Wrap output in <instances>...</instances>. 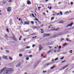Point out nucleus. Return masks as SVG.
Returning <instances> with one entry per match:
<instances>
[{
    "label": "nucleus",
    "instance_id": "0e129e2a",
    "mask_svg": "<svg viewBox=\"0 0 74 74\" xmlns=\"http://www.w3.org/2000/svg\"><path fill=\"white\" fill-rule=\"evenodd\" d=\"M48 1V0H46V2H47Z\"/></svg>",
    "mask_w": 74,
    "mask_h": 74
},
{
    "label": "nucleus",
    "instance_id": "bf43d9fd",
    "mask_svg": "<svg viewBox=\"0 0 74 74\" xmlns=\"http://www.w3.org/2000/svg\"><path fill=\"white\" fill-rule=\"evenodd\" d=\"M38 9H40V8H41V7H38Z\"/></svg>",
    "mask_w": 74,
    "mask_h": 74
},
{
    "label": "nucleus",
    "instance_id": "9d476101",
    "mask_svg": "<svg viewBox=\"0 0 74 74\" xmlns=\"http://www.w3.org/2000/svg\"><path fill=\"white\" fill-rule=\"evenodd\" d=\"M53 30L55 31H58V30H59V28H58L57 29L54 28Z\"/></svg>",
    "mask_w": 74,
    "mask_h": 74
},
{
    "label": "nucleus",
    "instance_id": "3c124183",
    "mask_svg": "<svg viewBox=\"0 0 74 74\" xmlns=\"http://www.w3.org/2000/svg\"><path fill=\"white\" fill-rule=\"evenodd\" d=\"M62 68L61 69H60L59 70V71H62Z\"/></svg>",
    "mask_w": 74,
    "mask_h": 74
},
{
    "label": "nucleus",
    "instance_id": "1a4fd4ad",
    "mask_svg": "<svg viewBox=\"0 0 74 74\" xmlns=\"http://www.w3.org/2000/svg\"><path fill=\"white\" fill-rule=\"evenodd\" d=\"M39 51H41L42 49H43V47H39Z\"/></svg>",
    "mask_w": 74,
    "mask_h": 74
},
{
    "label": "nucleus",
    "instance_id": "0eeeda50",
    "mask_svg": "<svg viewBox=\"0 0 74 74\" xmlns=\"http://www.w3.org/2000/svg\"><path fill=\"white\" fill-rule=\"evenodd\" d=\"M10 71V70H9V69L5 71L4 72V74H7L8 73V72Z\"/></svg>",
    "mask_w": 74,
    "mask_h": 74
},
{
    "label": "nucleus",
    "instance_id": "5701e85b",
    "mask_svg": "<svg viewBox=\"0 0 74 74\" xmlns=\"http://www.w3.org/2000/svg\"><path fill=\"white\" fill-rule=\"evenodd\" d=\"M22 36H20V37L19 38V41H21V38H22Z\"/></svg>",
    "mask_w": 74,
    "mask_h": 74
},
{
    "label": "nucleus",
    "instance_id": "338daca9",
    "mask_svg": "<svg viewBox=\"0 0 74 74\" xmlns=\"http://www.w3.org/2000/svg\"><path fill=\"white\" fill-rule=\"evenodd\" d=\"M0 15L1 16L2 15V13H0Z\"/></svg>",
    "mask_w": 74,
    "mask_h": 74
},
{
    "label": "nucleus",
    "instance_id": "774afa93",
    "mask_svg": "<svg viewBox=\"0 0 74 74\" xmlns=\"http://www.w3.org/2000/svg\"><path fill=\"white\" fill-rule=\"evenodd\" d=\"M40 30L41 31H43V29H41Z\"/></svg>",
    "mask_w": 74,
    "mask_h": 74
},
{
    "label": "nucleus",
    "instance_id": "e433bc0d",
    "mask_svg": "<svg viewBox=\"0 0 74 74\" xmlns=\"http://www.w3.org/2000/svg\"><path fill=\"white\" fill-rule=\"evenodd\" d=\"M33 56L32 55H30V56H28V57H30V58H31V57H32Z\"/></svg>",
    "mask_w": 74,
    "mask_h": 74
},
{
    "label": "nucleus",
    "instance_id": "f8f14e48",
    "mask_svg": "<svg viewBox=\"0 0 74 74\" xmlns=\"http://www.w3.org/2000/svg\"><path fill=\"white\" fill-rule=\"evenodd\" d=\"M3 58L4 59H7V56H4Z\"/></svg>",
    "mask_w": 74,
    "mask_h": 74
},
{
    "label": "nucleus",
    "instance_id": "423d86ee",
    "mask_svg": "<svg viewBox=\"0 0 74 74\" xmlns=\"http://www.w3.org/2000/svg\"><path fill=\"white\" fill-rule=\"evenodd\" d=\"M52 63H53L50 62V63H49L48 64H45V66H49V65H51V64H52Z\"/></svg>",
    "mask_w": 74,
    "mask_h": 74
},
{
    "label": "nucleus",
    "instance_id": "6e6552de",
    "mask_svg": "<svg viewBox=\"0 0 74 74\" xmlns=\"http://www.w3.org/2000/svg\"><path fill=\"white\" fill-rule=\"evenodd\" d=\"M73 25V22H71L70 24H69V26H70V27H72V25Z\"/></svg>",
    "mask_w": 74,
    "mask_h": 74
},
{
    "label": "nucleus",
    "instance_id": "c03bdc74",
    "mask_svg": "<svg viewBox=\"0 0 74 74\" xmlns=\"http://www.w3.org/2000/svg\"><path fill=\"white\" fill-rule=\"evenodd\" d=\"M66 52H63L62 53V54H66Z\"/></svg>",
    "mask_w": 74,
    "mask_h": 74
},
{
    "label": "nucleus",
    "instance_id": "37998d69",
    "mask_svg": "<svg viewBox=\"0 0 74 74\" xmlns=\"http://www.w3.org/2000/svg\"><path fill=\"white\" fill-rule=\"evenodd\" d=\"M36 37H37V36L33 37H32V39H33V38H36Z\"/></svg>",
    "mask_w": 74,
    "mask_h": 74
},
{
    "label": "nucleus",
    "instance_id": "69168bd1",
    "mask_svg": "<svg viewBox=\"0 0 74 74\" xmlns=\"http://www.w3.org/2000/svg\"><path fill=\"white\" fill-rule=\"evenodd\" d=\"M54 61V60L53 59H52V62H53Z\"/></svg>",
    "mask_w": 74,
    "mask_h": 74
},
{
    "label": "nucleus",
    "instance_id": "7c9ffc66",
    "mask_svg": "<svg viewBox=\"0 0 74 74\" xmlns=\"http://www.w3.org/2000/svg\"><path fill=\"white\" fill-rule=\"evenodd\" d=\"M31 14H32V16L33 17H34V14L32 13Z\"/></svg>",
    "mask_w": 74,
    "mask_h": 74
},
{
    "label": "nucleus",
    "instance_id": "58836bf2",
    "mask_svg": "<svg viewBox=\"0 0 74 74\" xmlns=\"http://www.w3.org/2000/svg\"><path fill=\"white\" fill-rule=\"evenodd\" d=\"M64 67H65V68H66V67H68V65H66Z\"/></svg>",
    "mask_w": 74,
    "mask_h": 74
},
{
    "label": "nucleus",
    "instance_id": "09e8293b",
    "mask_svg": "<svg viewBox=\"0 0 74 74\" xmlns=\"http://www.w3.org/2000/svg\"><path fill=\"white\" fill-rule=\"evenodd\" d=\"M71 5H73V2H71Z\"/></svg>",
    "mask_w": 74,
    "mask_h": 74
},
{
    "label": "nucleus",
    "instance_id": "2f4dec72",
    "mask_svg": "<svg viewBox=\"0 0 74 74\" xmlns=\"http://www.w3.org/2000/svg\"><path fill=\"white\" fill-rule=\"evenodd\" d=\"M5 37L6 38H7V37H8V36H7V35L6 34H5Z\"/></svg>",
    "mask_w": 74,
    "mask_h": 74
},
{
    "label": "nucleus",
    "instance_id": "473e14b6",
    "mask_svg": "<svg viewBox=\"0 0 74 74\" xmlns=\"http://www.w3.org/2000/svg\"><path fill=\"white\" fill-rule=\"evenodd\" d=\"M29 59V57L26 58V60H28Z\"/></svg>",
    "mask_w": 74,
    "mask_h": 74
},
{
    "label": "nucleus",
    "instance_id": "f03ea898",
    "mask_svg": "<svg viewBox=\"0 0 74 74\" xmlns=\"http://www.w3.org/2000/svg\"><path fill=\"white\" fill-rule=\"evenodd\" d=\"M6 70V68H4L1 69V71H0V73L1 74L2 73H3L4 71H5Z\"/></svg>",
    "mask_w": 74,
    "mask_h": 74
},
{
    "label": "nucleus",
    "instance_id": "5fc2aeb1",
    "mask_svg": "<svg viewBox=\"0 0 74 74\" xmlns=\"http://www.w3.org/2000/svg\"><path fill=\"white\" fill-rule=\"evenodd\" d=\"M60 14V13H58V14H57V15H59Z\"/></svg>",
    "mask_w": 74,
    "mask_h": 74
},
{
    "label": "nucleus",
    "instance_id": "ddd939ff",
    "mask_svg": "<svg viewBox=\"0 0 74 74\" xmlns=\"http://www.w3.org/2000/svg\"><path fill=\"white\" fill-rule=\"evenodd\" d=\"M21 66V63H18L16 65V67H19Z\"/></svg>",
    "mask_w": 74,
    "mask_h": 74
},
{
    "label": "nucleus",
    "instance_id": "8fccbe9b",
    "mask_svg": "<svg viewBox=\"0 0 74 74\" xmlns=\"http://www.w3.org/2000/svg\"><path fill=\"white\" fill-rule=\"evenodd\" d=\"M66 40L67 41H69V39H68V38H67L66 39Z\"/></svg>",
    "mask_w": 74,
    "mask_h": 74
},
{
    "label": "nucleus",
    "instance_id": "2eb2a0df",
    "mask_svg": "<svg viewBox=\"0 0 74 74\" xmlns=\"http://www.w3.org/2000/svg\"><path fill=\"white\" fill-rule=\"evenodd\" d=\"M9 59L11 61L12 60V59H13L11 57H9Z\"/></svg>",
    "mask_w": 74,
    "mask_h": 74
},
{
    "label": "nucleus",
    "instance_id": "864d4df0",
    "mask_svg": "<svg viewBox=\"0 0 74 74\" xmlns=\"http://www.w3.org/2000/svg\"><path fill=\"white\" fill-rule=\"evenodd\" d=\"M26 39H24V41L25 42H26Z\"/></svg>",
    "mask_w": 74,
    "mask_h": 74
},
{
    "label": "nucleus",
    "instance_id": "39448f33",
    "mask_svg": "<svg viewBox=\"0 0 74 74\" xmlns=\"http://www.w3.org/2000/svg\"><path fill=\"white\" fill-rule=\"evenodd\" d=\"M11 8L10 7H9L8 8L7 11L8 12H10V11H11Z\"/></svg>",
    "mask_w": 74,
    "mask_h": 74
},
{
    "label": "nucleus",
    "instance_id": "4468645a",
    "mask_svg": "<svg viewBox=\"0 0 74 74\" xmlns=\"http://www.w3.org/2000/svg\"><path fill=\"white\" fill-rule=\"evenodd\" d=\"M64 21H61L59 22L60 23H64Z\"/></svg>",
    "mask_w": 74,
    "mask_h": 74
},
{
    "label": "nucleus",
    "instance_id": "a211bd4d",
    "mask_svg": "<svg viewBox=\"0 0 74 74\" xmlns=\"http://www.w3.org/2000/svg\"><path fill=\"white\" fill-rule=\"evenodd\" d=\"M25 48H24L23 49H22L21 50V52L25 50Z\"/></svg>",
    "mask_w": 74,
    "mask_h": 74
},
{
    "label": "nucleus",
    "instance_id": "6e6d98bb",
    "mask_svg": "<svg viewBox=\"0 0 74 74\" xmlns=\"http://www.w3.org/2000/svg\"><path fill=\"white\" fill-rule=\"evenodd\" d=\"M41 33H44V31L41 32Z\"/></svg>",
    "mask_w": 74,
    "mask_h": 74
},
{
    "label": "nucleus",
    "instance_id": "aec40b11",
    "mask_svg": "<svg viewBox=\"0 0 74 74\" xmlns=\"http://www.w3.org/2000/svg\"><path fill=\"white\" fill-rule=\"evenodd\" d=\"M35 20L36 21H38V22H39V21L38 20V19H37V18H36L35 19Z\"/></svg>",
    "mask_w": 74,
    "mask_h": 74
},
{
    "label": "nucleus",
    "instance_id": "4c0bfd02",
    "mask_svg": "<svg viewBox=\"0 0 74 74\" xmlns=\"http://www.w3.org/2000/svg\"><path fill=\"white\" fill-rule=\"evenodd\" d=\"M64 57H62V58H60V59H61L62 60H63V59H64Z\"/></svg>",
    "mask_w": 74,
    "mask_h": 74
},
{
    "label": "nucleus",
    "instance_id": "f3484780",
    "mask_svg": "<svg viewBox=\"0 0 74 74\" xmlns=\"http://www.w3.org/2000/svg\"><path fill=\"white\" fill-rule=\"evenodd\" d=\"M6 31L8 33H10V31L8 28L6 29Z\"/></svg>",
    "mask_w": 74,
    "mask_h": 74
},
{
    "label": "nucleus",
    "instance_id": "f257e3e1",
    "mask_svg": "<svg viewBox=\"0 0 74 74\" xmlns=\"http://www.w3.org/2000/svg\"><path fill=\"white\" fill-rule=\"evenodd\" d=\"M51 35L49 34H44V35L43 36V38H44V37H48V36H50Z\"/></svg>",
    "mask_w": 74,
    "mask_h": 74
},
{
    "label": "nucleus",
    "instance_id": "6ab92c4d",
    "mask_svg": "<svg viewBox=\"0 0 74 74\" xmlns=\"http://www.w3.org/2000/svg\"><path fill=\"white\" fill-rule=\"evenodd\" d=\"M66 45H67V43H65L63 45V47H65Z\"/></svg>",
    "mask_w": 74,
    "mask_h": 74
},
{
    "label": "nucleus",
    "instance_id": "393cba45",
    "mask_svg": "<svg viewBox=\"0 0 74 74\" xmlns=\"http://www.w3.org/2000/svg\"><path fill=\"white\" fill-rule=\"evenodd\" d=\"M53 19H54V17H52L51 18V21H52V20H53Z\"/></svg>",
    "mask_w": 74,
    "mask_h": 74
},
{
    "label": "nucleus",
    "instance_id": "72a5a7b5",
    "mask_svg": "<svg viewBox=\"0 0 74 74\" xmlns=\"http://www.w3.org/2000/svg\"><path fill=\"white\" fill-rule=\"evenodd\" d=\"M51 50H50L48 52H47V53L48 54V53H50V52H51Z\"/></svg>",
    "mask_w": 74,
    "mask_h": 74
},
{
    "label": "nucleus",
    "instance_id": "c756f323",
    "mask_svg": "<svg viewBox=\"0 0 74 74\" xmlns=\"http://www.w3.org/2000/svg\"><path fill=\"white\" fill-rule=\"evenodd\" d=\"M64 38H62L60 40V41L61 42L62 41V40H64Z\"/></svg>",
    "mask_w": 74,
    "mask_h": 74
},
{
    "label": "nucleus",
    "instance_id": "a878e982",
    "mask_svg": "<svg viewBox=\"0 0 74 74\" xmlns=\"http://www.w3.org/2000/svg\"><path fill=\"white\" fill-rule=\"evenodd\" d=\"M22 18H19V19H18V20L19 21H21H21H22Z\"/></svg>",
    "mask_w": 74,
    "mask_h": 74
},
{
    "label": "nucleus",
    "instance_id": "412c9836",
    "mask_svg": "<svg viewBox=\"0 0 74 74\" xmlns=\"http://www.w3.org/2000/svg\"><path fill=\"white\" fill-rule=\"evenodd\" d=\"M55 68V66H52L51 68V69H53V68Z\"/></svg>",
    "mask_w": 74,
    "mask_h": 74
},
{
    "label": "nucleus",
    "instance_id": "de8ad7c7",
    "mask_svg": "<svg viewBox=\"0 0 74 74\" xmlns=\"http://www.w3.org/2000/svg\"><path fill=\"white\" fill-rule=\"evenodd\" d=\"M51 8H52V7H51V6H50L49 8V10H51Z\"/></svg>",
    "mask_w": 74,
    "mask_h": 74
},
{
    "label": "nucleus",
    "instance_id": "cd10ccee",
    "mask_svg": "<svg viewBox=\"0 0 74 74\" xmlns=\"http://www.w3.org/2000/svg\"><path fill=\"white\" fill-rule=\"evenodd\" d=\"M60 12V15H63V13H62V12Z\"/></svg>",
    "mask_w": 74,
    "mask_h": 74
},
{
    "label": "nucleus",
    "instance_id": "7ed1b4c3",
    "mask_svg": "<svg viewBox=\"0 0 74 74\" xmlns=\"http://www.w3.org/2000/svg\"><path fill=\"white\" fill-rule=\"evenodd\" d=\"M10 38H13L14 41H18V40H17V39H16V38L14 36V37H10Z\"/></svg>",
    "mask_w": 74,
    "mask_h": 74
},
{
    "label": "nucleus",
    "instance_id": "603ef678",
    "mask_svg": "<svg viewBox=\"0 0 74 74\" xmlns=\"http://www.w3.org/2000/svg\"><path fill=\"white\" fill-rule=\"evenodd\" d=\"M67 13H68V14H69V12H68V11H67L66 12H65V14H67Z\"/></svg>",
    "mask_w": 74,
    "mask_h": 74
},
{
    "label": "nucleus",
    "instance_id": "79ce46f5",
    "mask_svg": "<svg viewBox=\"0 0 74 74\" xmlns=\"http://www.w3.org/2000/svg\"><path fill=\"white\" fill-rule=\"evenodd\" d=\"M36 37H37V36L33 37H32V39H33V38H36Z\"/></svg>",
    "mask_w": 74,
    "mask_h": 74
},
{
    "label": "nucleus",
    "instance_id": "f704fd0d",
    "mask_svg": "<svg viewBox=\"0 0 74 74\" xmlns=\"http://www.w3.org/2000/svg\"><path fill=\"white\" fill-rule=\"evenodd\" d=\"M6 53H9V51L8 50H6Z\"/></svg>",
    "mask_w": 74,
    "mask_h": 74
},
{
    "label": "nucleus",
    "instance_id": "b1692460",
    "mask_svg": "<svg viewBox=\"0 0 74 74\" xmlns=\"http://www.w3.org/2000/svg\"><path fill=\"white\" fill-rule=\"evenodd\" d=\"M30 47H25V48H26V49H29V48H30Z\"/></svg>",
    "mask_w": 74,
    "mask_h": 74
},
{
    "label": "nucleus",
    "instance_id": "e2e57ef3",
    "mask_svg": "<svg viewBox=\"0 0 74 74\" xmlns=\"http://www.w3.org/2000/svg\"><path fill=\"white\" fill-rule=\"evenodd\" d=\"M69 25H67L66 26V27H69Z\"/></svg>",
    "mask_w": 74,
    "mask_h": 74
},
{
    "label": "nucleus",
    "instance_id": "c85d7f7f",
    "mask_svg": "<svg viewBox=\"0 0 74 74\" xmlns=\"http://www.w3.org/2000/svg\"><path fill=\"white\" fill-rule=\"evenodd\" d=\"M58 60V58H57L55 59H54V60Z\"/></svg>",
    "mask_w": 74,
    "mask_h": 74
},
{
    "label": "nucleus",
    "instance_id": "dca6fc26",
    "mask_svg": "<svg viewBox=\"0 0 74 74\" xmlns=\"http://www.w3.org/2000/svg\"><path fill=\"white\" fill-rule=\"evenodd\" d=\"M23 21H22V20H21V21L20 24V25H22V24H23Z\"/></svg>",
    "mask_w": 74,
    "mask_h": 74
},
{
    "label": "nucleus",
    "instance_id": "a18cd8bd",
    "mask_svg": "<svg viewBox=\"0 0 74 74\" xmlns=\"http://www.w3.org/2000/svg\"><path fill=\"white\" fill-rule=\"evenodd\" d=\"M11 1H12V0H9L8 1V2H9V3H10V2H11Z\"/></svg>",
    "mask_w": 74,
    "mask_h": 74
},
{
    "label": "nucleus",
    "instance_id": "ea45409f",
    "mask_svg": "<svg viewBox=\"0 0 74 74\" xmlns=\"http://www.w3.org/2000/svg\"><path fill=\"white\" fill-rule=\"evenodd\" d=\"M31 23H32V24H34V21H31Z\"/></svg>",
    "mask_w": 74,
    "mask_h": 74
},
{
    "label": "nucleus",
    "instance_id": "9b49d317",
    "mask_svg": "<svg viewBox=\"0 0 74 74\" xmlns=\"http://www.w3.org/2000/svg\"><path fill=\"white\" fill-rule=\"evenodd\" d=\"M24 25H29V23L28 22H24Z\"/></svg>",
    "mask_w": 74,
    "mask_h": 74
},
{
    "label": "nucleus",
    "instance_id": "bb28decb",
    "mask_svg": "<svg viewBox=\"0 0 74 74\" xmlns=\"http://www.w3.org/2000/svg\"><path fill=\"white\" fill-rule=\"evenodd\" d=\"M72 50L70 51H69V53H72Z\"/></svg>",
    "mask_w": 74,
    "mask_h": 74
},
{
    "label": "nucleus",
    "instance_id": "c9c22d12",
    "mask_svg": "<svg viewBox=\"0 0 74 74\" xmlns=\"http://www.w3.org/2000/svg\"><path fill=\"white\" fill-rule=\"evenodd\" d=\"M66 60H64V61H62V63H64V62H66Z\"/></svg>",
    "mask_w": 74,
    "mask_h": 74
},
{
    "label": "nucleus",
    "instance_id": "20e7f679",
    "mask_svg": "<svg viewBox=\"0 0 74 74\" xmlns=\"http://www.w3.org/2000/svg\"><path fill=\"white\" fill-rule=\"evenodd\" d=\"M27 4L28 5H30L32 4V2L29 0H28L27 1Z\"/></svg>",
    "mask_w": 74,
    "mask_h": 74
},
{
    "label": "nucleus",
    "instance_id": "4d7b16f0",
    "mask_svg": "<svg viewBox=\"0 0 74 74\" xmlns=\"http://www.w3.org/2000/svg\"><path fill=\"white\" fill-rule=\"evenodd\" d=\"M34 46H36V45H33L32 47H34Z\"/></svg>",
    "mask_w": 74,
    "mask_h": 74
},
{
    "label": "nucleus",
    "instance_id": "052dcab7",
    "mask_svg": "<svg viewBox=\"0 0 74 74\" xmlns=\"http://www.w3.org/2000/svg\"><path fill=\"white\" fill-rule=\"evenodd\" d=\"M44 26V25H40V27H42V26Z\"/></svg>",
    "mask_w": 74,
    "mask_h": 74
},
{
    "label": "nucleus",
    "instance_id": "4be33fe9",
    "mask_svg": "<svg viewBox=\"0 0 74 74\" xmlns=\"http://www.w3.org/2000/svg\"><path fill=\"white\" fill-rule=\"evenodd\" d=\"M19 55L20 57H22V54H20Z\"/></svg>",
    "mask_w": 74,
    "mask_h": 74
},
{
    "label": "nucleus",
    "instance_id": "49530a36",
    "mask_svg": "<svg viewBox=\"0 0 74 74\" xmlns=\"http://www.w3.org/2000/svg\"><path fill=\"white\" fill-rule=\"evenodd\" d=\"M61 48H62V47H58V48L59 49H61Z\"/></svg>",
    "mask_w": 74,
    "mask_h": 74
},
{
    "label": "nucleus",
    "instance_id": "680f3d73",
    "mask_svg": "<svg viewBox=\"0 0 74 74\" xmlns=\"http://www.w3.org/2000/svg\"><path fill=\"white\" fill-rule=\"evenodd\" d=\"M41 56H44V55H43V54H42L41 55Z\"/></svg>",
    "mask_w": 74,
    "mask_h": 74
},
{
    "label": "nucleus",
    "instance_id": "13d9d810",
    "mask_svg": "<svg viewBox=\"0 0 74 74\" xmlns=\"http://www.w3.org/2000/svg\"><path fill=\"white\" fill-rule=\"evenodd\" d=\"M61 3V2H59L58 3V4H60Z\"/></svg>",
    "mask_w": 74,
    "mask_h": 74
},
{
    "label": "nucleus",
    "instance_id": "a19ab883",
    "mask_svg": "<svg viewBox=\"0 0 74 74\" xmlns=\"http://www.w3.org/2000/svg\"><path fill=\"white\" fill-rule=\"evenodd\" d=\"M65 67L64 66V67H63L62 68V70H64V69H65Z\"/></svg>",
    "mask_w": 74,
    "mask_h": 74
}]
</instances>
